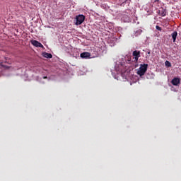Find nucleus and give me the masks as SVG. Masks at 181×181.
I'll return each instance as SVG.
<instances>
[{
	"mask_svg": "<svg viewBox=\"0 0 181 181\" xmlns=\"http://www.w3.org/2000/svg\"><path fill=\"white\" fill-rule=\"evenodd\" d=\"M148 71V64H140V67L137 70L138 76L142 77V76H145V73Z\"/></svg>",
	"mask_w": 181,
	"mask_h": 181,
	"instance_id": "nucleus-1",
	"label": "nucleus"
},
{
	"mask_svg": "<svg viewBox=\"0 0 181 181\" xmlns=\"http://www.w3.org/2000/svg\"><path fill=\"white\" fill-rule=\"evenodd\" d=\"M86 19V16H84V15H78L76 16V25H81V23H83L84 22Z\"/></svg>",
	"mask_w": 181,
	"mask_h": 181,
	"instance_id": "nucleus-2",
	"label": "nucleus"
},
{
	"mask_svg": "<svg viewBox=\"0 0 181 181\" xmlns=\"http://www.w3.org/2000/svg\"><path fill=\"white\" fill-rule=\"evenodd\" d=\"M134 59V62H138V59L141 57V51L135 50L132 53Z\"/></svg>",
	"mask_w": 181,
	"mask_h": 181,
	"instance_id": "nucleus-3",
	"label": "nucleus"
},
{
	"mask_svg": "<svg viewBox=\"0 0 181 181\" xmlns=\"http://www.w3.org/2000/svg\"><path fill=\"white\" fill-rule=\"evenodd\" d=\"M31 44L33 46H35V47H43V45H42V43L39 42L37 40H33L31 41Z\"/></svg>",
	"mask_w": 181,
	"mask_h": 181,
	"instance_id": "nucleus-4",
	"label": "nucleus"
},
{
	"mask_svg": "<svg viewBox=\"0 0 181 181\" xmlns=\"http://www.w3.org/2000/svg\"><path fill=\"white\" fill-rule=\"evenodd\" d=\"M171 83L173 86H179L180 84V79L179 78H174Z\"/></svg>",
	"mask_w": 181,
	"mask_h": 181,
	"instance_id": "nucleus-5",
	"label": "nucleus"
},
{
	"mask_svg": "<svg viewBox=\"0 0 181 181\" xmlns=\"http://www.w3.org/2000/svg\"><path fill=\"white\" fill-rule=\"evenodd\" d=\"M158 14L160 15V16H166V9L163 8H160V10L158 11Z\"/></svg>",
	"mask_w": 181,
	"mask_h": 181,
	"instance_id": "nucleus-6",
	"label": "nucleus"
},
{
	"mask_svg": "<svg viewBox=\"0 0 181 181\" xmlns=\"http://www.w3.org/2000/svg\"><path fill=\"white\" fill-rule=\"evenodd\" d=\"M90 56H91L90 52H83L81 54V57L82 59H88V57H90Z\"/></svg>",
	"mask_w": 181,
	"mask_h": 181,
	"instance_id": "nucleus-7",
	"label": "nucleus"
},
{
	"mask_svg": "<svg viewBox=\"0 0 181 181\" xmlns=\"http://www.w3.org/2000/svg\"><path fill=\"white\" fill-rule=\"evenodd\" d=\"M42 56H43V57H45L46 59H52V57H53L52 54L47 53V52H44L42 54Z\"/></svg>",
	"mask_w": 181,
	"mask_h": 181,
	"instance_id": "nucleus-8",
	"label": "nucleus"
},
{
	"mask_svg": "<svg viewBox=\"0 0 181 181\" xmlns=\"http://www.w3.org/2000/svg\"><path fill=\"white\" fill-rule=\"evenodd\" d=\"M171 36L173 37V42H176V37H177V32L174 31L172 34Z\"/></svg>",
	"mask_w": 181,
	"mask_h": 181,
	"instance_id": "nucleus-9",
	"label": "nucleus"
},
{
	"mask_svg": "<svg viewBox=\"0 0 181 181\" xmlns=\"http://www.w3.org/2000/svg\"><path fill=\"white\" fill-rule=\"evenodd\" d=\"M4 63H7L8 64H12V60L8 57H5L4 60Z\"/></svg>",
	"mask_w": 181,
	"mask_h": 181,
	"instance_id": "nucleus-10",
	"label": "nucleus"
},
{
	"mask_svg": "<svg viewBox=\"0 0 181 181\" xmlns=\"http://www.w3.org/2000/svg\"><path fill=\"white\" fill-rule=\"evenodd\" d=\"M165 66H167V67H172V64H170V62L169 61H166L165 62Z\"/></svg>",
	"mask_w": 181,
	"mask_h": 181,
	"instance_id": "nucleus-11",
	"label": "nucleus"
},
{
	"mask_svg": "<svg viewBox=\"0 0 181 181\" xmlns=\"http://www.w3.org/2000/svg\"><path fill=\"white\" fill-rule=\"evenodd\" d=\"M156 29H157V30H160V32L162 30V28L159 25H156Z\"/></svg>",
	"mask_w": 181,
	"mask_h": 181,
	"instance_id": "nucleus-12",
	"label": "nucleus"
},
{
	"mask_svg": "<svg viewBox=\"0 0 181 181\" xmlns=\"http://www.w3.org/2000/svg\"><path fill=\"white\" fill-rule=\"evenodd\" d=\"M154 2H159V0H154Z\"/></svg>",
	"mask_w": 181,
	"mask_h": 181,
	"instance_id": "nucleus-13",
	"label": "nucleus"
},
{
	"mask_svg": "<svg viewBox=\"0 0 181 181\" xmlns=\"http://www.w3.org/2000/svg\"><path fill=\"white\" fill-rule=\"evenodd\" d=\"M43 78L46 79V78H47V76H44Z\"/></svg>",
	"mask_w": 181,
	"mask_h": 181,
	"instance_id": "nucleus-14",
	"label": "nucleus"
},
{
	"mask_svg": "<svg viewBox=\"0 0 181 181\" xmlns=\"http://www.w3.org/2000/svg\"><path fill=\"white\" fill-rule=\"evenodd\" d=\"M6 67V69H8L9 68V66H5Z\"/></svg>",
	"mask_w": 181,
	"mask_h": 181,
	"instance_id": "nucleus-15",
	"label": "nucleus"
},
{
	"mask_svg": "<svg viewBox=\"0 0 181 181\" xmlns=\"http://www.w3.org/2000/svg\"><path fill=\"white\" fill-rule=\"evenodd\" d=\"M148 54H151V52H148Z\"/></svg>",
	"mask_w": 181,
	"mask_h": 181,
	"instance_id": "nucleus-16",
	"label": "nucleus"
},
{
	"mask_svg": "<svg viewBox=\"0 0 181 181\" xmlns=\"http://www.w3.org/2000/svg\"><path fill=\"white\" fill-rule=\"evenodd\" d=\"M1 64H2V62H1ZM1 66H4V65L1 64Z\"/></svg>",
	"mask_w": 181,
	"mask_h": 181,
	"instance_id": "nucleus-17",
	"label": "nucleus"
}]
</instances>
